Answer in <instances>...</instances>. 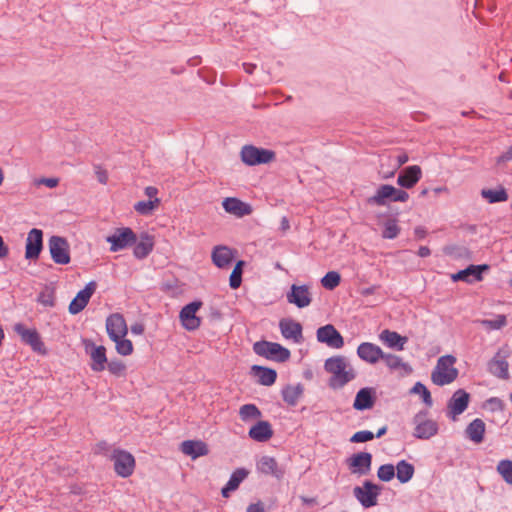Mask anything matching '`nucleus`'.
<instances>
[{
  "instance_id": "52",
  "label": "nucleus",
  "mask_w": 512,
  "mask_h": 512,
  "mask_svg": "<svg viewBox=\"0 0 512 512\" xmlns=\"http://www.w3.org/2000/svg\"><path fill=\"white\" fill-rule=\"evenodd\" d=\"M443 252L454 258L460 259L468 256L470 253L466 247L457 246V245H447L443 248Z\"/></svg>"
},
{
  "instance_id": "63",
  "label": "nucleus",
  "mask_w": 512,
  "mask_h": 512,
  "mask_svg": "<svg viewBox=\"0 0 512 512\" xmlns=\"http://www.w3.org/2000/svg\"><path fill=\"white\" fill-rule=\"evenodd\" d=\"M396 160H397V169H398L402 165H404L406 162H408L409 157H408L407 153L403 152V153H400L399 155H397Z\"/></svg>"
},
{
  "instance_id": "61",
  "label": "nucleus",
  "mask_w": 512,
  "mask_h": 512,
  "mask_svg": "<svg viewBox=\"0 0 512 512\" xmlns=\"http://www.w3.org/2000/svg\"><path fill=\"white\" fill-rule=\"evenodd\" d=\"M9 253V248L5 244L3 237L0 235V259L5 258Z\"/></svg>"
},
{
  "instance_id": "27",
  "label": "nucleus",
  "mask_w": 512,
  "mask_h": 512,
  "mask_svg": "<svg viewBox=\"0 0 512 512\" xmlns=\"http://www.w3.org/2000/svg\"><path fill=\"white\" fill-rule=\"evenodd\" d=\"M383 350L371 342H363L357 347V356L370 364L377 363L383 357Z\"/></svg>"
},
{
  "instance_id": "3",
  "label": "nucleus",
  "mask_w": 512,
  "mask_h": 512,
  "mask_svg": "<svg viewBox=\"0 0 512 512\" xmlns=\"http://www.w3.org/2000/svg\"><path fill=\"white\" fill-rule=\"evenodd\" d=\"M253 351L259 356L278 363L288 361L291 356L290 350L286 347L279 343L266 340L255 342L253 344Z\"/></svg>"
},
{
  "instance_id": "38",
  "label": "nucleus",
  "mask_w": 512,
  "mask_h": 512,
  "mask_svg": "<svg viewBox=\"0 0 512 512\" xmlns=\"http://www.w3.org/2000/svg\"><path fill=\"white\" fill-rule=\"evenodd\" d=\"M481 196L491 204L508 200V193L504 187L499 189H482Z\"/></svg>"
},
{
  "instance_id": "62",
  "label": "nucleus",
  "mask_w": 512,
  "mask_h": 512,
  "mask_svg": "<svg viewBox=\"0 0 512 512\" xmlns=\"http://www.w3.org/2000/svg\"><path fill=\"white\" fill-rule=\"evenodd\" d=\"M158 194V189L154 186H147L145 188V195L150 198V200H153L152 198H156V195Z\"/></svg>"
},
{
  "instance_id": "24",
  "label": "nucleus",
  "mask_w": 512,
  "mask_h": 512,
  "mask_svg": "<svg viewBox=\"0 0 512 512\" xmlns=\"http://www.w3.org/2000/svg\"><path fill=\"white\" fill-rule=\"evenodd\" d=\"M377 394L374 387H363L358 390L353 402V408L357 411L372 409L376 403Z\"/></svg>"
},
{
  "instance_id": "15",
  "label": "nucleus",
  "mask_w": 512,
  "mask_h": 512,
  "mask_svg": "<svg viewBox=\"0 0 512 512\" xmlns=\"http://www.w3.org/2000/svg\"><path fill=\"white\" fill-rule=\"evenodd\" d=\"M372 454L369 452H358L346 459L348 469L352 474L360 476L368 475L372 467Z\"/></svg>"
},
{
  "instance_id": "10",
  "label": "nucleus",
  "mask_w": 512,
  "mask_h": 512,
  "mask_svg": "<svg viewBox=\"0 0 512 512\" xmlns=\"http://www.w3.org/2000/svg\"><path fill=\"white\" fill-rule=\"evenodd\" d=\"M48 248L52 260L56 264L67 265L71 261L70 246L66 238L53 235L48 240Z\"/></svg>"
},
{
  "instance_id": "40",
  "label": "nucleus",
  "mask_w": 512,
  "mask_h": 512,
  "mask_svg": "<svg viewBox=\"0 0 512 512\" xmlns=\"http://www.w3.org/2000/svg\"><path fill=\"white\" fill-rule=\"evenodd\" d=\"M246 266V262L244 260H238L230 274L229 277V286L232 289H237L241 286L242 283V275L244 267Z\"/></svg>"
},
{
  "instance_id": "19",
  "label": "nucleus",
  "mask_w": 512,
  "mask_h": 512,
  "mask_svg": "<svg viewBox=\"0 0 512 512\" xmlns=\"http://www.w3.org/2000/svg\"><path fill=\"white\" fill-rule=\"evenodd\" d=\"M287 301L298 308H305L312 302V296L307 285L292 284L286 294Z\"/></svg>"
},
{
  "instance_id": "32",
  "label": "nucleus",
  "mask_w": 512,
  "mask_h": 512,
  "mask_svg": "<svg viewBox=\"0 0 512 512\" xmlns=\"http://www.w3.org/2000/svg\"><path fill=\"white\" fill-rule=\"evenodd\" d=\"M180 450L192 459L205 456L209 452L207 444L201 440H185L181 443Z\"/></svg>"
},
{
  "instance_id": "33",
  "label": "nucleus",
  "mask_w": 512,
  "mask_h": 512,
  "mask_svg": "<svg viewBox=\"0 0 512 512\" xmlns=\"http://www.w3.org/2000/svg\"><path fill=\"white\" fill-rule=\"evenodd\" d=\"M379 338L389 348L397 351H403L405 344L408 342V338L406 336H402L398 332L391 331L389 329L383 330L380 333Z\"/></svg>"
},
{
  "instance_id": "35",
  "label": "nucleus",
  "mask_w": 512,
  "mask_h": 512,
  "mask_svg": "<svg viewBox=\"0 0 512 512\" xmlns=\"http://www.w3.org/2000/svg\"><path fill=\"white\" fill-rule=\"evenodd\" d=\"M303 394L304 385L302 383L287 384L281 390L282 399L289 406H296Z\"/></svg>"
},
{
  "instance_id": "58",
  "label": "nucleus",
  "mask_w": 512,
  "mask_h": 512,
  "mask_svg": "<svg viewBox=\"0 0 512 512\" xmlns=\"http://www.w3.org/2000/svg\"><path fill=\"white\" fill-rule=\"evenodd\" d=\"M95 174L98 179V181L101 184H106L108 180V175L106 170L102 169L100 166H95Z\"/></svg>"
},
{
  "instance_id": "55",
  "label": "nucleus",
  "mask_w": 512,
  "mask_h": 512,
  "mask_svg": "<svg viewBox=\"0 0 512 512\" xmlns=\"http://www.w3.org/2000/svg\"><path fill=\"white\" fill-rule=\"evenodd\" d=\"M486 406L492 412L498 411V410L501 411L504 408V403H503V401L500 398L491 397V398L486 400Z\"/></svg>"
},
{
  "instance_id": "44",
  "label": "nucleus",
  "mask_w": 512,
  "mask_h": 512,
  "mask_svg": "<svg viewBox=\"0 0 512 512\" xmlns=\"http://www.w3.org/2000/svg\"><path fill=\"white\" fill-rule=\"evenodd\" d=\"M160 204V199L155 198L153 200L139 201L134 205V209L141 215H149L155 210Z\"/></svg>"
},
{
  "instance_id": "45",
  "label": "nucleus",
  "mask_w": 512,
  "mask_h": 512,
  "mask_svg": "<svg viewBox=\"0 0 512 512\" xmlns=\"http://www.w3.org/2000/svg\"><path fill=\"white\" fill-rule=\"evenodd\" d=\"M411 394H418L422 401L429 407L432 406L433 400L428 388L421 382H416L410 390Z\"/></svg>"
},
{
  "instance_id": "54",
  "label": "nucleus",
  "mask_w": 512,
  "mask_h": 512,
  "mask_svg": "<svg viewBox=\"0 0 512 512\" xmlns=\"http://www.w3.org/2000/svg\"><path fill=\"white\" fill-rule=\"evenodd\" d=\"M375 438L374 433L369 430H361L355 432L350 437L351 443H365L373 440Z\"/></svg>"
},
{
  "instance_id": "53",
  "label": "nucleus",
  "mask_w": 512,
  "mask_h": 512,
  "mask_svg": "<svg viewBox=\"0 0 512 512\" xmlns=\"http://www.w3.org/2000/svg\"><path fill=\"white\" fill-rule=\"evenodd\" d=\"M108 371L117 377L123 376L126 371V365L119 359H112L106 363Z\"/></svg>"
},
{
  "instance_id": "14",
  "label": "nucleus",
  "mask_w": 512,
  "mask_h": 512,
  "mask_svg": "<svg viewBox=\"0 0 512 512\" xmlns=\"http://www.w3.org/2000/svg\"><path fill=\"white\" fill-rule=\"evenodd\" d=\"M14 331L21 337V341L29 345L33 351L42 354L46 353L44 343L42 342L40 334L35 328L29 329L22 323H16L14 325Z\"/></svg>"
},
{
  "instance_id": "13",
  "label": "nucleus",
  "mask_w": 512,
  "mask_h": 512,
  "mask_svg": "<svg viewBox=\"0 0 512 512\" xmlns=\"http://www.w3.org/2000/svg\"><path fill=\"white\" fill-rule=\"evenodd\" d=\"M490 270L488 264H470L465 269L451 275L453 282L462 281L468 284L479 282L483 279V274Z\"/></svg>"
},
{
  "instance_id": "12",
  "label": "nucleus",
  "mask_w": 512,
  "mask_h": 512,
  "mask_svg": "<svg viewBox=\"0 0 512 512\" xmlns=\"http://www.w3.org/2000/svg\"><path fill=\"white\" fill-rule=\"evenodd\" d=\"M470 399L471 396L466 390H456L447 402V417L455 421L468 408Z\"/></svg>"
},
{
  "instance_id": "50",
  "label": "nucleus",
  "mask_w": 512,
  "mask_h": 512,
  "mask_svg": "<svg viewBox=\"0 0 512 512\" xmlns=\"http://www.w3.org/2000/svg\"><path fill=\"white\" fill-rule=\"evenodd\" d=\"M497 471L506 483L512 485V460H501L497 465Z\"/></svg>"
},
{
  "instance_id": "34",
  "label": "nucleus",
  "mask_w": 512,
  "mask_h": 512,
  "mask_svg": "<svg viewBox=\"0 0 512 512\" xmlns=\"http://www.w3.org/2000/svg\"><path fill=\"white\" fill-rule=\"evenodd\" d=\"M486 425L480 418L472 420L465 429L466 437L476 444L484 441Z\"/></svg>"
},
{
  "instance_id": "17",
  "label": "nucleus",
  "mask_w": 512,
  "mask_h": 512,
  "mask_svg": "<svg viewBox=\"0 0 512 512\" xmlns=\"http://www.w3.org/2000/svg\"><path fill=\"white\" fill-rule=\"evenodd\" d=\"M97 289L95 281L88 282L85 287L80 290L69 304L68 311L72 315H76L84 310L89 303L90 298Z\"/></svg>"
},
{
  "instance_id": "7",
  "label": "nucleus",
  "mask_w": 512,
  "mask_h": 512,
  "mask_svg": "<svg viewBox=\"0 0 512 512\" xmlns=\"http://www.w3.org/2000/svg\"><path fill=\"white\" fill-rule=\"evenodd\" d=\"M241 160L248 166H256L270 163L275 159V152L270 149L245 145L240 152Z\"/></svg>"
},
{
  "instance_id": "18",
  "label": "nucleus",
  "mask_w": 512,
  "mask_h": 512,
  "mask_svg": "<svg viewBox=\"0 0 512 512\" xmlns=\"http://www.w3.org/2000/svg\"><path fill=\"white\" fill-rule=\"evenodd\" d=\"M509 350L499 349L495 356L488 362V371L500 378V379H508L509 378V363L506 361V358L509 357Z\"/></svg>"
},
{
  "instance_id": "16",
  "label": "nucleus",
  "mask_w": 512,
  "mask_h": 512,
  "mask_svg": "<svg viewBox=\"0 0 512 512\" xmlns=\"http://www.w3.org/2000/svg\"><path fill=\"white\" fill-rule=\"evenodd\" d=\"M317 341L330 348L340 349L344 346V338L332 324L321 326L316 331Z\"/></svg>"
},
{
  "instance_id": "23",
  "label": "nucleus",
  "mask_w": 512,
  "mask_h": 512,
  "mask_svg": "<svg viewBox=\"0 0 512 512\" xmlns=\"http://www.w3.org/2000/svg\"><path fill=\"white\" fill-rule=\"evenodd\" d=\"M85 348L88 351L90 350L91 364L90 368L94 372H102L106 368V363L108 361L106 356V348L103 345H95L91 340L85 341Z\"/></svg>"
},
{
  "instance_id": "51",
  "label": "nucleus",
  "mask_w": 512,
  "mask_h": 512,
  "mask_svg": "<svg viewBox=\"0 0 512 512\" xmlns=\"http://www.w3.org/2000/svg\"><path fill=\"white\" fill-rule=\"evenodd\" d=\"M377 477L383 482H389L395 477V466L393 464H383L377 470Z\"/></svg>"
},
{
  "instance_id": "59",
  "label": "nucleus",
  "mask_w": 512,
  "mask_h": 512,
  "mask_svg": "<svg viewBox=\"0 0 512 512\" xmlns=\"http://www.w3.org/2000/svg\"><path fill=\"white\" fill-rule=\"evenodd\" d=\"M247 512H265V509L261 502H257L250 504L247 507Z\"/></svg>"
},
{
  "instance_id": "31",
  "label": "nucleus",
  "mask_w": 512,
  "mask_h": 512,
  "mask_svg": "<svg viewBox=\"0 0 512 512\" xmlns=\"http://www.w3.org/2000/svg\"><path fill=\"white\" fill-rule=\"evenodd\" d=\"M248 436L256 442H267L273 436L272 426L268 421L260 420L249 429Z\"/></svg>"
},
{
  "instance_id": "22",
  "label": "nucleus",
  "mask_w": 512,
  "mask_h": 512,
  "mask_svg": "<svg viewBox=\"0 0 512 512\" xmlns=\"http://www.w3.org/2000/svg\"><path fill=\"white\" fill-rule=\"evenodd\" d=\"M106 332L110 340L125 337L128 333V327L124 316L120 313L110 314L106 319Z\"/></svg>"
},
{
  "instance_id": "60",
  "label": "nucleus",
  "mask_w": 512,
  "mask_h": 512,
  "mask_svg": "<svg viewBox=\"0 0 512 512\" xmlns=\"http://www.w3.org/2000/svg\"><path fill=\"white\" fill-rule=\"evenodd\" d=\"M145 327L142 323H135L131 325L130 331L132 334L141 335L144 333Z\"/></svg>"
},
{
  "instance_id": "20",
  "label": "nucleus",
  "mask_w": 512,
  "mask_h": 512,
  "mask_svg": "<svg viewBox=\"0 0 512 512\" xmlns=\"http://www.w3.org/2000/svg\"><path fill=\"white\" fill-rule=\"evenodd\" d=\"M279 329L282 336L287 340H292L297 344H300L304 341L303 327L300 322H297L291 318H282L279 321Z\"/></svg>"
},
{
  "instance_id": "6",
  "label": "nucleus",
  "mask_w": 512,
  "mask_h": 512,
  "mask_svg": "<svg viewBox=\"0 0 512 512\" xmlns=\"http://www.w3.org/2000/svg\"><path fill=\"white\" fill-rule=\"evenodd\" d=\"M428 413V410L422 409L413 417L412 423L415 425L413 436L417 439L428 440L439 431L438 423L427 419Z\"/></svg>"
},
{
  "instance_id": "25",
  "label": "nucleus",
  "mask_w": 512,
  "mask_h": 512,
  "mask_svg": "<svg viewBox=\"0 0 512 512\" xmlns=\"http://www.w3.org/2000/svg\"><path fill=\"white\" fill-rule=\"evenodd\" d=\"M422 170L418 165L403 168L397 177V184L403 189L413 188L421 179Z\"/></svg>"
},
{
  "instance_id": "47",
  "label": "nucleus",
  "mask_w": 512,
  "mask_h": 512,
  "mask_svg": "<svg viewBox=\"0 0 512 512\" xmlns=\"http://www.w3.org/2000/svg\"><path fill=\"white\" fill-rule=\"evenodd\" d=\"M400 233V227L397 224L396 219H388L384 223L382 231V237L384 239H395Z\"/></svg>"
},
{
  "instance_id": "64",
  "label": "nucleus",
  "mask_w": 512,
  "mask_h": 512,
  "mask_svg": "<svg viewBox=\"0 0 512 512\" xmlns=\"http://www.w3.org/2000/svg\"><path fill=\"white\" fill-rule=\"evenodd\" d=\"M430 254L431 250L427 246H420L417 251V255L422 258L428 257Z\"/></svg>"
},
{
  "instance_id": "11",
  "label": "nucleus",
  "mask_w": 512,
  "mask_h": 512,
  "mask_svg": "<svg viewBox=\"0 0 512 512\" xmlns=\"http://www.w3.org/2000/svg\"><path fill=\"white\" fill-rule=\"evenodd\" d=\"M203 303L200 300L192 301L182 307L179 313L181 325L187 331H194L201 325V318L197 316L198 310Z\"/></svg>"
},
{
  "instance_id": "21",
  "label": "nucleus",
  "mask_w": 512,
  "mask_h": 512,
  "mask_svg": "<svg viewBox=\"0 0 512 512\" xmlns=\"http://www.w3.org/2000/svg\"><path fill=\"white\" fill-rule=\"evenodd\" d=\"M43 249V231L33 228L28 233L25 247V258L28 260H36Z\"/></svg>"
},
{
  "instance_id": "56",
  "label": "nucleus",
  "mask_w": 512,
  "mask_h": 512,
  "mask_svg": "<svg viewBox=\"0 0 512 512\" xmlns=\"http://www.w3.org/2000/svg\"><path fill=\"white\" fill-rule=\"evenodd\" d=\"M34 183L36 186L45 185L49 188H55L59 184V179L55 178V177H50V178L43 177V178L36 179Z\"/></svg>"
},
{
  "instance_id": "29",
  "label": "nucleus",
  "mask_w": 512,
  "mask_h": 512,
  "mask_svg": "<svg viewBox=\"0 0 512 512\" xmlns=\"http://www.w3.org/2000/svg\"><path fill=\"white\" fill-rule=\"evenodd\" d=\"M133 255L135 258L142 260L149 256L154 248V236L147 232H142L136 244L133 245Z\"/></svg>"
},
{
  "instance_id": "49",
  "label": "nucleus",
  "mask_w": 512,
  "mask_h": 512,
  "mask_svg": "<svg viewBox=\"0 0 512 512\" xmlns=\"http://www.w3.org/2000/svg\"><path fill=\"white\" fill-rule=\"evenodd\" d=\"M55 291L53 288L45 286L44 290L41 291L37 297V302L46 307L55 306Z\"/></svg>"
},
{
  "instance_id": "9",
  "label": "nucleus",
  "mask_w": 512,
  "mask_h": 512,
  "mask_svg": "<svg viewBox=\"0 0 512 512\" xmlns=\"http://www.w3.org/2000/svg\"><path fill=\"white\" fill-rule=\"evenodd\" d=\"M111 459L114 462V471L118 476L128 478L134 473L136 461L130 452L122 449H115L112 453Z\"/></svg>"
},
{
  "instance_id": "39",
  "label": "nucleus",
  "mask_w": 512,
  "mask_h": 512,
  "mask_svg": "<svg viewBox=\"0 0 512 512\" xmlns=\"http://www.w3.org/2000/svg\"><path fill=\"white\" fill-rule=\"evenodd\" d=\"M382 360L385 361L387 367L390 370L394 371L398 369H403L406 373L412 372L411 366L408 363L403 362L402 358L397 355L387 354L384 352Z\"/></svg>"
},
{
  "instance_id": "30",
  "label": "nucleus",
  "mask_w": 512,
  "mask_h": 512,
  "mask_svg": "<svg viewBox=\"0 0 512 512\" xmlns=\"http://www.w3.org/2000/svg\"><path fill=\"white\" fill-rule=\"evenodd\" d=\"M250 375L257 378V382L263 386H272L277 379V372L273 368L252 365L250 368Z\"/></svg>"
},
{
  "instance_id": "26",
  "label": "nucleus",
  "mask_w": 512,
  "mask_h": 512,
  "mask_svg": "<svg viewBox=\"0 0 512 512\" xmlns=\"http://www.w3.org/2000/svg\"><path fill=\"white\" fill-rule=\"evenodd\" d=\"M257 470L265 475H271L277 480H282L285 475V469L278 465L274 457L262 456L257 462Z\"/></svg>"
},
{
  "instance_id": "36",
  "label": "nucleus",
  "mask_w": 512,
  "mask_h": 512,
  "mask_svg": "<svg viewBox=\"0 0 512 512\" xmlns=\"http://www.w3.org/2000/svg\"><path fill=\"white\" fill-rule=\"evenodd\" d=\"M211 256L214 265L221 269L228 267L234 258L232 250L227 246L215 247Z\"/></svg>"
},
{
  "instance_id": "37",
  "label": "nucleus",
  "mask_w": 512,
  "mask_h": 512,
  "mask_svg": "<svg viewBox=\"0 0 512 512\" xmlns=\"http://www.w3.org/2000/svg\"><path fill=\"white\" fill-rule=\"evenodd\" d=\"M414 472V465L406 460L399 461L395 466V476L402 484L409 482L413 478Z\"/></svg>"
},
{
  "instance_id": "28",
  "label": "nucleus",
  "mask_w": 512,
  "mask_h": 512,
  "mask_svg": "<svg viewBox=\"0 0 512 512\" xmlns=\"http://www.w3.org/2000/svg\"><path fill=\"white\" fill-rule=\"evenodd\" d=\"M222 206L225 212L237 217H244L252 213L251 205L236 197L225 198L222 202Z\"/></svg>"
},
{
  "instance_id": "46",
  "label": "nucleus",
  "mask_w": 512,
  "mask_h": 512,
  "mask_svg": "<svg viewBox=\"0 0 512 512\" xmlns=\"http://www.w3.org/2000/svg\"><path fill=\"white\" fill-rule=\"evenodd\" d=\"M249 471L246 468H237L232 472L228 480L229 487L237 490L240 484L248 477Z\"/></svg>"
},
{
  "instance_id": "8",
  "label": "nucleus",
  "mask_w": 512,
  "mask_h": 512,
  "mask_svg": "<svg viewBox=\"0 0 512 512\" xmlns=\"http://www.w3.org/2000/svg\"><path fill=\"white\" fill-rule=\"evenodd\" d=\"M137 240V234L130 227L116 228L111 235L106 237V242L111 245V252H118L128 247H132L136 244Z\"/></svg>"
},
{
  "instance_id": "43",
  "label": "nucleus",
  "mask_w": 512,
  "mask_h": 512,
  "mask_svg": "<svg viewBox=\"0 0 512 512\" xmlns=\"http://www.w3.org/2000/svg\"><path fill=\"white\" fill-rule=\"evenodd\" d=\"M480 324L489 330H499L507 325V317L504 314H499L495 319L480 320Z\"/></svg>"
},
{
  "instance_id": "48",
  "label": "nucleus",
  "mask_w": 512,
  "mask_h": 512,
  "mask_svg": "<svg viewBox=\"0 0 512 512\" xmlns=\"http://www.w3.org/2000/svg\"><path fill=\"white\" fill-rule=\"evenodd\" d=\"M112 341L115 343V349L118 354L129 356L133 353V344L129 339L118 337V339Z\"/></svg>"
},
{
  "instance_id": "5",
  "label": "nucleus",
  "mask_w": 512,
  "mask_h": 512,
  "mask_svg": "<svg viewBox=\"0 0 512 512\" xmlns=\"http://www.w3.org/2000/svg\"><path fill=\"white\" fill-rule=\"evenodd\" d=\"M383 487L370 480H365L362 486H355L353 495L365 509L372 508L378 504V497Z\"/></svg>"
},
{
  "instance_id": "2",
  "label": "nucleus",
  "mask_w": 512,
  "mask_h": 512,
  "mask_svg": "<svg viewBox=\"0 0 512 512\" xmlns=\"http://www.w3.org/2000/svg\"><path fill=\"white\" fill-rule=\"evenodd\" d=\"M456 357L453 355L441 356L435 369L432 372L431 379L434 384L444 386L452 383L458 377V369L453 367Z\"/></svg>"
},
{
  "instance_id": "4",
  "label": "nucleus",
  "mask_w": 512,
  "mask_h": 512,
  "mask_svg": "<svg viewBox=\"0 0 512 512\" xmlns=\"http://www.w3.org/2000/svg\"><path fill=\"white\" fill-rule=\"evenodd\" d=\"M409 199V194L403 190L398 189L390 184H382L376 190V193L367 199L370 205L384 206L387 202H406Z\"/></svg>"
},
{
  "instance_id": "57",
  "label": "nucleus",
  "mask_w": 512,
  "mask_h": 512,
  "mask_svg": "<svg viewBox=\"0 0 512 512\" xmlns=\"http://www.w3.org/2000/svg\"><path fill=\"white\" fill-rule=\"evenodd\" d=\"M512 161V145L497 158V164Z\"/></svg>"
},
{
  "instance_id": "42",
  "label": "nucleus",
  "mask_w": 512,
  "mask_h": 512,
  "mask_svg": "<svg viewBox=\"0 0 512 512\" xmlns=\"http://www.w3.org/2000/svg\"><path fill=\"white\" fill-rule=\"evenodd\" d=\"M239 416L242 421L246 422L251 419L260 418L262 413L255 404H244L240 407Z\"/></svg>"
},
{
  "instance_id": "1",
  "label": "nucleus",
  "mask_w": 512,
  "mask_h": 512,
  "mask_svg": "<svg viewBox=\"0 0 512 512\" xmlns=\"http://www.w3.org/2000/svg\"><path fill=\"white\" fill-rule=\"evenodd\" d=\"M324 369L327 373L331 374L328 385L334 390L343 388L357 376L355 369L347 358L342 355L327 358L324 362Z\"/></svg>"
},
{
  "instance_id": "41",
  "label": "nucleus",
  "mask_w": 512,
  "mask_h": 512,
  "mask_svg": "<svg viewBox=\"0 0 512 512\" xmlns=\"http://www.w3.org/2000/svg\"><path fill=\"white\" fill-rule=\"evenodd\" d=\"M340 282L341 275L337 271L327 272L320 280L322 287L330 291L334 290L337 286H339Z\"/></svg>"
}]
</instances>
